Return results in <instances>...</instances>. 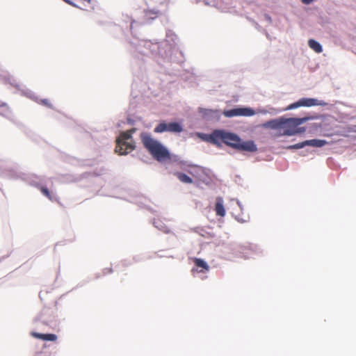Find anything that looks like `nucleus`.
I'll use <instances>...</instances> for the list:
<instances>
[{"instance_id":"f257e3e1","label":"nucleus","mask_w":356,"mask_h":356,"mask_svg":"<svg viewBox=\"0 0 356 356\" xmlns=\"http://www.w3.org/2000/svg\"><path fill=\"white\" fill-rule=\"evenodd\" d=\"M177 40V35L171 30L166 31L165 39L161 42L134 38L130 41L131 51L136 62H147L151 58L160 65L168 62L181 63L184 61L183 52L173 50Z\"/></svg>"},{"instance_id":"f03ea898","label":"nucleus","mask_w":356,"mask_h":356,"mask_svg":"<svg viewBox=\"0 0 356 356\" xmlns=\"http://www.w3.org/2000/svg\"><path fill=\"white\" fill-rule=\"evenodd\" d=\"M0 177L10 179H22L30 185L40 187L41 193L51 201L56 200V197L53 195L46 186H43L41 177L19 172L16 168L9 166L6 161L2 160H0Z\"/></svg>"},{"instance_id":"7ed1b4c3","label":"nucleus","mask_w":356,"mask_h":356,"mask_svg":"<svg viewBox=\"0 0 356 356\" xmlns=\"http://www.w3.org/2000/svg\"><path fill=\"white\" fill-rule=\"evenodd\" d=\"M221 143L228 147L239 151H245L249 152H255L257 151V146L253 140L243 141L236 134L226 131L225 129H219L218 145L221 146Z\"/></svg>"},{"instance_id":"20e7f679","label":"nucleus","mask_w":356,"mask_h":356,"mask_svg":"<svg viewBox=\"0 0 356 356\" xmlns=\"http://www.w3.org/2000/svg\"><path fill=\"white\" fill-rule=\"evenodd\" d=\"M140 136L144 147L157 161L162 162L167 159L179 161L177 156H174L175 158H172L168 149L161 143L154 139L149 134L142 133Z\"/></svg>"},{"instance_id":"39448f33","label":"nucleus","mask_w":356,"mask_h":356,"mask_svg":"<svg viewBox=\"0 0 356 356\" xmlns=\"http://www.w3.org/2000/svg\"><path fill=\"white\" fill-rule=\"evenodd\" d=\"M135 131L134 129L127 132H121L120 136L117 138L115 152L119 154H127L135 148L132 139V134Z\"/></svg>"},{"instance_id":"423d86ee","label":"nucleus","mask_w":356,"mask_h":356,"mask_svg":"<svg viewBox=\"0 0 356 356\" xmlns=\"http://www.w3.org/2000/svg\"><path fill=\"white\" fill-rule=\"evenodd\" d=\"M0 76L1 77L5 84H10V86L15 87L21 92L22 95L26 96L36 102H39L38 97L33 91L26 88L25 86L18 84L17 81L10 74H6L1 75Z\"/></svg>"},{"instance_id":"0eeeda50","label":"nucleus","mask_w":356,"mask_h":356,"mask_svg":"<svg viewBox=\"0 0 356 356\" xmlns=\"http://www.w3.org/2000/svg\"><path fill=\"white\" fill-rule=\"evenodd\" d=\"M328 103L323 100H319L315 98H306L303 97L300 99L298 101L289 104L284 110H293L298 108L300 106L311 107L314 106H327Z\"/></svg>"},{"instance_id":"6e6552de","label":"nucleus","mask_w":356,"mask_h":356,"mask_svg":"<svg viewBox=\"0 0 356 356\" xmlns=\"http://www.w3.org/2000/svg\"><path fill=\"white\" fill-rule=\"evenodd\" d=\"M233 245V250L235 251L237 250L238 252H234V254L237 256L244 257L245 259L250 258L252 257V255L254 254H259V253L261 252L260 248H259L257 245H252L248 248L236 244H234Z\"/></svg>"},{"instance_id":"1a4fd4ad","label":"nucleus","mask_w":356,"mask_h":356,"mask_svg":"<svg viewBox=\"0 0 356 356\" xmlns=\"http://www.w3.org/2000/svg\"><path fill=\"white\" fill-rule=\"evenodd\" d=\"M223 115L227 118H233L235 116H252L256 113L251 108L248 107L234 108L229 110H225Z\"/></svg>"},{"instance_id":"9d476101","label":"nucleus","mask_w":356,"mask_h":356,"mask_svg":"<svg viewBox=\"0 0 356 356\" xmlns=\"http://www.w3.org/2000/svg\"><path fill=\"white\" fill-rule=\"evenodd\" d=\"M54 321V316L51 315V310L47 308L43 309L40 313L34 318V323L38 325L39 323L42 325L51 326Z\"/></svg>"},{"instance_id":"9b49d317","label":"nucleus","mask_w":356,"mask_h":356,"mask_svg":"<svg viewBox=\"0 0 356 356\" xmlns=\"http://www.w3.org/2000/svg\"><path fill=\"white\" fill-rule=\"evenodd\" d=\"M327 142L325 140L321 139H312L307 140L302 143H299L295 145H289L286 149H302L306 146H312L315 147H321L326 145Z\"/></svg>"},{"instance_id":"f8f14e48","label":"nucleus","mask_w":356,"mask_h":356,"mask_svg":"<svg viewBox=\"0 0 356 356\" xmlns=\"http://www.w3.org/2000/svg\"><path fill=\"white\" fill-rule=\"evenodd\" d=\"M197 136L202 140L215 145L218 147L219 129H215L209 134L198 133Z\"/></svg>"},{"instance_id":"ddd939ff","label":"nucleus","mask_w":356,"mask_h":356,"mask_svg":"<svg viewBox=\"0 0 356 356\" xmlns=\"http://www.w3.org/2000/svg\"><path fill=\"white\" fill-rule=\"evenodd\" d=\"M199 112L207 120L219 119L220 117V111L218 110L200 108Z\"/></svg>"},{"instance_id":"4468645a","label":"nucleus","mask_w":356,"mask_h":356,"mask_svg":"<svg viewBox=\"0 0 356 356\" xmlns=\"http://www.w3.org/2000/svg\"><path fill=\"white\" fill-rule=\"evenodd\" d=\"M284 117L273 119L264 122L262 127L265 129H282L285 122H283Z\"/></svg>"},{"instance_id":"2eb2a0df","label":"nucleus","mask_w":356,"mask_h":356,"mask_svg":"<svg viewBox=\"0 0 356 356\" xmlns=\"http://www.w3.org/2000/svg\"><path fill=\"white\" fill-rule=\"evenodd\" d=\"M159 13V10L156 9L144 10V19L138 23L141 24L149 23L151 20L156 18Z\"/></svg>"},{"instance_id":"dca6fc26","label":"nucleus","mask_w":356,"mask_h":356,"mask_svg":"<svg viewBox=\"0 0 356 356\" xmlns=\"http://www.w3.org/2000/svg\"><path fill=\"white\" fill-rule=\"evenodd\" d=\"M31 334L35 338L42 339L44 341H53L57 339V336L54 334H41L35 332H32Z\"/></svg>"},{"instance_id":"f3484780","label":"nucleus","mask_w":356,"mask_h":356,"mask_svg":"<svg viewBox=\"0 0 356 356\" xmlns=\"http://www.w3.org/2000/svg\"><path fill=\"white\" fill-rule=\"evenodd\" d=\"M0 115L10 120H13V115L9 107L6 103L1 102H0Z\"/></svg>"},{"instance_id":"a211bd4d","label":"nucleus","mask_w":356,"mask_h":356,"mask_svg":"<svg viewBox=\"0 0 356 356\" xmlns=\"http://www.w3.org/2000/svg\"><path fill=\"white\" fill-rule=\"evenodd\" d=\"M195 266L197 267L196 270L197 272H204L209 270V266L207 263L202 259L195 258L194 260Z\"/></svg>"},{"instance_id":"6ab92c4d","label":"nucleus","mask_w":356,"mask_h":356,"mask_svg":"<svg viewBox=\"0 0 356 356\" xmlns=\"http://www.w3.org/2000/svg\"><path fill=\"white\" fill-rule=\"evenodd\" d=\"M215 210L218 216L222 217L225 215V209L223 206V200L221 197L217 198Z\"/></svg>"},{"instance_id":"aec40b11","label":"nucleus","mask_w":356,"mask_h":356,"mask_svg":"<svg viewBox=\"0 0 356 356\" xmlns=\"http://www.w3.org/2000/svg\"><path fill=\"white\" fill-rule=\"evenodd\" d=\"M313 117H304V118H290L289 121L293 123V126L298 127L299 125L306 122L307 121L313 119Z\"/></svg>"},{"instance_id":"412c9836","label":"nucleus","mask_w":356,"mask_h":356,"mask_svg":"<svg viewBox=\"0 0 356 356\" xmlns=\"http://www.w3.org/2000/svg\"><path fill=\"white\" fill-rule=\"evenodd\" d=\"M308 45L316 53H321L323 51L322 45L318 41L314 39H309L308 40Z\"/></svg>"},{"instance_id":"4be33fe9","label":"nucleus","mask_w":356,"mask_h":356,"mask_svg":"<svg viewBox=\"0 0 356 356\" xmlns=\"http://www.w3.org/2000/svg\"><path fill=\"white\" fill-rule=\"evenodd\" d=\"M154 226L158 229L159 230L164 232L169 233L170 229L166 227V225L159 219H154L153 221Z\"/></svg>"},{"instance_id":"5701e85b","label":"nucleus","mask_w":356,"mask_h":356,"mask_svg":"<svg viewBox=\"0 0 356 356\" xmlns=\"http://www.w3.org/2000/svg\"><path fill=\"white\" fill-rule=\"evenodd\" d=\"M168 128L171 133H181L183 131V127L177 122H170Z\"/></svg>"},{"instance_id":"b1692460","label":"nucleus","mask_w":356,"mask_h":356,"mask_svg":"<svg viewBox=\"0 0 356 356\" xmlns=\"http://www.w3.org/2000/svg\"><path fill=\"white\" fill-rule=\"evenodd\" d=\"M169 123H165V122L159 123L154 129L155 133H163L165 131L169 132Z\"/></svg>"},{"instance_id":"393cba45","label":"nucleus","mask_w":356,"mask_h":356,"mask_svg":"<svg viewBox=\"0 0 356 356\" xmlns=\"http://www.w3.org/2000/svg\"><path fill=\"white\" fill-rule=\"evenodd\" d=\"M306 131V129L305 127H296V130L294 131H289V130H284L283 131V134L282 135L284 136H295L298 134H301V133H303Z\"/></svg>"},{"instance_id":"a878e982","label":"nucleus","mask_w":356,"mask_h":356,"mask_svg":"<svg viewBox=\"0 0 356 356\" xmlns=\"http://www.w3.org/2000/svg\"><path fill=\"white\" fill-rule=\"evenodd\" d=\"M177 176L179 181L183 183L191 184L193 182V179L189 176L184 173L178 172L177 173Z\"/></svg>"},{"instance_id":"bb28decb","label":"nucleus","mask_w":356,"mask_h":356,"mask_svg":"<svg viewBox=\"0 0 356 356\" xmlns=\"http://www.w3.org/2000/svg\"><path fill=\"white\" fill-rule=\"evenodd\" d=\"M288 120H289V118H284L283 122H285V123L283 125V127H282V129H283L284 131V130H289V131H294V130H296L297 127H293V123L289 122Z\"/></svg>"},{"instance_id":"cd10ccee","label":"nucleus","mask_w":356,"mask_h":356,"mask_svg":"<svg viewBox=\"0 0 356 356\" xmlns=\"http://www.w3.org/2000/svg\"><path fill=\"white\" fill-rule=\"evenodd\" d=\"M267 110H268L267 111L268 113L272 115H277V114L285 111L284 108L280 109V108H273V107L268 108Z\"/></svg>"},{"instance_id":"c85d7f7f","label":"nucleus","mask_w":356,"mask_h":356,"mask_svg":"<svg viewBox=\"0 0 356 356\" xmlns=\"http://www.w3.org/2000/svg\"><path fill=\"white\" fill-rule=\"evenodd\" d=\"M40 102L42 105L52 108V105L47 99H42L40 100Z\"/></svg>"},{"instance_id":"c756f323","label":"nucleus","mask_w":356,"mask_h":356,"mask_svg":"<svg viewBox=\"0 0 356 356\" xmlns=\"http://www.w3.org/2000/svg\"><path fill=\"white\" fill-rule=\"evenodd\" d=\"M63 1H65V3H67V4L73 6V7L78 8H80V9H82V10H85L84 8H80L79 6H78L77 4H76L75 3L72 1L71 0H63Z\"/></svg>"},{"instance_id":"7c9ffc66","label":"nucleus","mask_w":356,"mask_h":356,"mask_svg":"<svg viewBox=\"0 0 356 356\" xmlns=\"http://www.w3.org/2000/svg\"><path fill=\"white\" fill-rule=\"evenodd\" d=\"M267 111H268L267 108H261V109H259L257 113H261L263 115H266L268 113Z\"/></svg>"},{"instance_id":"2f4dec72","label":"nucleus","mask_w":356,"mask_h":356,"mask_svg":"<svg viewBox=\"0 0 356 356\" xmlns=\"http://www.w3.org/2000/svg\"><path fill=\"white\" fill-rule=\"evenodd\" d=\"M264 19L270 24L272 22V19L268 14L264 15Z\"/></svg>"},{"instance_id":"473e14b6","label":"nucleus","mask_w":356,"mask_h":356,"mask_svg":"<svg viewBox=\"0 0 356 356\" xmlns=\"http://www.w3.org/2000/svg\"><path fill=\"white\" fill-rule=\"evenodd\" d=\"M236 218V220L238 222H241V223H244V222H247V220H244V219H243L242 218H241V217H239V216H236V218Z\"/></svg>"},{"instance_id":"72a5a7b5","label":"nucleus","mask_w":356,"mask_h":356,"mask_svg":"<svg viewBox=\"0 0 356 356\" xmlns=\"http://www.w3.org/2000/svg\"><path fill=\"white\" fill-rule=\"evenodd\" d=\"M302 2L304 3V4H310L311 3H312L314 0H301Z\"/></svg>"},{"instance_id":"f704fd0d","label":"nucleus","mask_w":356,"mask_h":356,"mask_svg":"<svg viewBox=\"0 0 356 356\" xmlns=\"http://www.w3.org/2000/svg\"><path fill=\"white\" fill-rule=\"evenodd\" d=\"M135 23H137V22L134 20V19H130V26H129V27H130L131 30H132L133 24H135Z\"/></svg>"},{"instance_id":"c9c22d12","label":"nucleus","mask_w":356,"mask_h":356,"mask_svg":"<svg viewBox=\"0 0 356 356\" xmlns=\"http://www.w3.org/2000/svg\"><path fill=\"white\" fill-rule=\"evenodd\" d=\"M111 272H112V269L111 268H109V269L106 268V269L104 270V274H106L108 273H111Z\"/></svg>"},{"instance_id":"e433bc0d","label":"nucleus","mask_w":356,"mask_h":356,"mask_svg":"<svg viewBox=\"0 0 356 356\" xmlns=\"http://www.w3.org/2000/svg\"><path fill=\"white\" fill-rule=\"evenodd\" d=\"M127 122H128V123H129V124H133V123H134V121H133V120H131V119H129V118H128V119H127Z\"/></svg>"},{"instance_id":"4c0bfd02","label":"nucleus","mask_w":356,"mask_h":356,"mask_svg":"<svg viewBox=\"0 0 356 356\" xmlns=\"http://www.w3.org/2000/svg\"><path fill=\"white\" fill-rule=\"evenodd\" d=\"M237 204H238V207H240L241 210H242V209H243V207H242V205H241V202H240L238 200L237 201Z\"/></svg>"},{"instance_id":"58836bf2","label":"nucleus","mask_w":356,"mask_h":356,"mask_svg":"<svg viewBox=\"0 0 356 356\" xmlns=\"http://www.w3.org/2000/svg\"><path fill=\"white\" fill-rule=\"evenodd\" d=\"M255 26L257 29L260 28L259 25L257 23L255 24Z\"/></svg>"}]
</instances>
